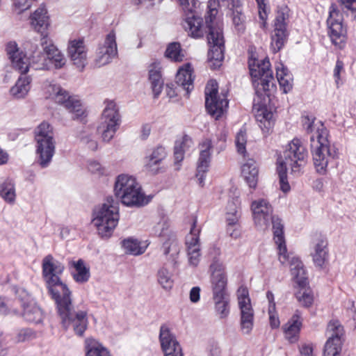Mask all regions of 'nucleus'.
<instances>
[{"label":"nucleus","mask_w":356,"mask_h":356,"mask_svg":"<svg viewBox=\"0 0 356 356\" xmlns=\"http://www.w3.org/2000/svg\"><path fill=\"white\" fill-rule=\"evenodd\" d=\"M240 2L241 0H209L208 2L209 10L207 15L205 16V29H207V39L209 46L208 58L213 69H216L221 65L225 51L222 28L216 22L218 8L229 10Z\"/></svg>","instance_id":"obj_1"},{"label":"nucleus","mask_w":356,"mask_h":356,"mask_svg":"<svg viewBox=\"0 0 356 356\" xmlns=\"http://www.w3.org/2000/svg\"><path fill=\"white\" fill-rule=\"evenodd\" d=\"M283 157L277 159V172L278 174L280 189L286 193L290 191L287 179V170L290 168L291 174L300 176L308 160V152L298 138H293L287 145L283 153Z\"/></svg>","instance_id":"obj_2"},{"label":"nucleus","mask_w":356,"mask_h":356,"mask_svg":"<svg viewBox=\"0 0 356 356\" xmlns=\"http://www.w3.org/2000/svg\"><path fill=\"white\" fill-rule=\"evenodd\" d=\"M328 136V130L321 123L310 137L314 165L321 175L325 174L328 164L338 158V149L330 143Z\"/></svg>","instance_id":"obj_3"},{"label":"nucleus","mask_w":356,"mask_h":356,"mask_svg":"<svg viewBox=\"0 0 356 356\" xmlns=\"http://www.w3.org/2000/svg\"><path fill=\"white\" fill-rule=\"evenodd\" d=\"M248 67L256 95L253 102L254 104H260L265 96L269 97L276 88L270 63L268 58L260 60L250 58L248 60Z\"/></svg>","instance_id":"obj_4"},{"label":"nucleus","mask_w":356,"mask_h":356,"mask_svg":"<svg viewBox=\"0 0 356 356\" xmlns=\"http://www.w3.org/2000/svg\"><path fill=\"white\" fill-rule=\"evenodd\" d=\"M44 8H38L31 17V24L33 29L40 33L41 45L55 68H62L66 63L65 56L48 38L47 29L49 26V17Z\"/></svg>","instance_id":"obj_5"},{"label":"nucleus","mask_w":356,"mask_h":356,"mask_svg":"<svg viewBox=\"0 0 356 356\" xmlns=\"http://www.w3.org/2000/svg\"><path fill=\"white\" fill-rule=\"evenodd\" d=\"M114 193L121 202L127 207H140L147 204L148 200L142 192L136 179L128 175H120L116 178Z\"/></svg>","instance_id":"obj_6"},{"label":"nucleus","mask_w":356,"mask_h":356,"mask_svg":"<svg viewBox=\"0 0 356 356\" xmlns=\"http://www.w3.org/2000/svg\"><path fill=\"white\" fill-rule=\"evenodd\" d=\"M42 275L51 298L55 300L62 296L71 295L67 286L63 283L59 275L65 269L64 265L48 254L42 260Z\"/></svg>","instance_id":"obj_7"},{"label":"nucleus","mask_w":356,"mask_h":356,"mask_svg":"<svg viewBox=\"0 0 356 356\" xmlns=\"http://www.w3.org/2000/svg\"><path fill=\"white\" fill-rule=\"evenodd\" d=\"M54 301L63 327H72L76 335L83 336L88 327L87 312L74 310L72 294L62 296Z\"/></svg>","instance_id":"obj_8"},{"label":"nucleus","mask_w":356,"mask_h":356,"mask_svg":"<svg viewBox=\"0 0 356 356\" xmlns=\"http://www.w3.org/2000/svg\"><path fill=\"white\" fill-rule=\"evenodd\" d=\"M119 218L117 203L113 197H108L106 202L95 208L92 223L102 238H109L116 227Z\"/></svg>","instance_id":"obj_9"},{"label":"nucleus","mask_w":356,"mask_h":356,"mask_svg":"<svg viewBox=\"0 0 356 356\" xmlns=\"http://www.w3.org/2000/svg\"><path fill=\"white\" fill-rule=\"evenodd\" d=\"M155 235L161 238V250L166 259L172 264L174 268L179 266V255L181 250V245L177 236L170 229V225L166 220L160 221L153 228Z\"/></svg>","instance_id":"obj_10"},{"label":"nucleus","mask_w":356,"mask_h":356,"mask_svg":"<svg viewBox=\"0 0 356 356\" xmlns=\"http://www.w3.org/2000/svg\"><path fill=\"white\" fill-rule=\"evenodd\" d=\"M120 122V115L115 103L113 101L107 102L97 127L104 141L109 142L114 137Z\"/></svg>","instance_id":"obj_11"},{"label":"nucleus","mask_w":356,"mask_h":356,"mask_svg":"<svg viewBox=\"0 0 356 356\" xmlns=\"http://www.w3.org/2000/svg\"><path fill=\"white\" fill-rule=\"evenodd\" d=\"M213 256V260L210 265L211 274V286L213 291V298L221 297L223 296H229L226 291L227 284V278L225 272V266L219 259L220 250L219 248L213 247L209 252Z\"/></svg>","instance_id":"obj_12"},{"label":"nucleus","mask_w":356,"mask_h":356,"mask_svg":"<svg viewBox=\"0 0 356 356\" xmlns=\"http://www.w3.org/2000/svg\"><path fill=\"white\" fill-rule=\"evenodd\" d=\"M49 92L54 95L56 102L72 114L73 120L82 121L86 118V110L76 96L70 95L67 91L56 84L49 86Z\"/></svg>","instance_id":"obj_13"},{"label":"nucleus","mask_w":356,"mask_h":356,"mask_svg":"<svg viewBox=\"0 0 356 356\" xmlns=\"http://www.w3.org/2000/svg\"><path fill=\"white\" fill-rule=\"evenodd\" d=\"M180 5L186 13V19L183 26L188 35L193 38H200L207 34L205 25H203L202 18L195 14V8L197 1L195 0H179Z\"/></svg>","instance_id":"obj_14"},{"label":"nucleus","mask_w":356,"mask_h":356,"mask_svg":"<svg viewBox=\"0 0 356 356\" xmlns=\"http://www.w3.org/2000/svg\"><path fill=\"white\" fill-rule=\"evenodd\" d=\"M288 7L279 8L274 20V30L271 35L270 48L273 53L280 51L288 40Z\"/></svg>","instance_id":"obj_15"},{"label":"nucleus","mask_w":356,"mask_h":356,"mask_svg":"<svg viewBox=\"0 0 356 356\" xmlns=\"http://www.w3.org/2000/svg\"><path fill=\"white\" fill-rule=\"evenodd\" d=\"M205 106L208 113L218 119L228 107L226 96L218 95V86L215 80H210L205 88Z\"/></svg>","instance_id":"obj_16"},{"label":"nucleus","mask_w":356,"mask_h":356,"mask_svg":"<svg viewBox=\"0 0 356 356\" xmlns=\"http://www.w3.org/2000/svg\"><path fill=\"white\" fill-rule=\"evenodd\" d=\"M343 20V14L334 4H332L327 19L328 35L332 43L339 48H342L346 40V29L342 24Z\"/></svg>","instance_id":"obj_17"},{"label":"nucleus","mask_w":356,"mask_h":356,"mask_svg":"<svg viewBox=\"0 0 356 356\" xmlns=\"http://www.w3.org/2000/svg\"><path fill=\"white\" fill-rule=\"evenodd\" d=\"M328 339L325 347L323 356H339L341 350L343 329L338 321L329 323L327 327Z\"/></svg>","instance_id":"obj_18"},{"label":"nucleus","mask_w":356,"mask_h":356,"mask_svg":"<svg viewBox=\"0 0 356 356\" xmlns=\"http://www.w3.org/2000/svg\"><path fill=\"white\" fill-rule=\"evenodd\" d=\"M118 55L115 33L111 31L106 35L103 44H99L97 50L95 65L98 67L108 64Z\"/></svg>","instance_id":"obj_19"},{"label":"nucleus","mask_w":356,"mask_h":356,"mask_svg":"<svg viewBox=\"0 0 356 356\" xmlns=\"http://www.w3.org/2000/svg\"><path fill=\"white\" fill-rule=\"evenodd\" d=\"M159 338L164 356H184L179 343L166 324L161 325Z\"/></svg>","instance_id":"obj_20"},{"label":"nucleus","mask_w":356,"mask_h":356,"mask_svg":"<svg viewBox=\"0 0 356 356\" xmlns=\"http://www.w3.org/2000/svg\"><path fill=\"white\" fill-rule=\"evenodd\" d=\"M199 148L200 156L197 161L196 177L199 184L201 186H204V179L211 162L213 148L211 140L209 138L204 139L199 144Z\"/></svg>","instance_id":"obj_21"},{"label":"nucleus","mask_w":356,"mask_h":356,"mask_svg":"<svg viewBox=\"0 0 356 356\" xmlns=\"http://www.w3.org/2000/svg\"><path fill=\"white\" fill-rule=\"evenodd\" d=\"M6 50L13 67L22 74L26 73L31 66V58L23 51H19L14 41H10L6 44Z\"/></svg>","instance_id":"obj_22"},{"label":"nucleus","mask_w":356,"mask_h":356,"mask_svg":"<svg viewBox=\"0 0 356 356\" xmlns=\"http://www.w3.org/2000/svg\"><path fill=\"white\" fill-rule=\"evenodd\" d=\"M251 209L257 225L262 227L269 225L273 207L266 200L260 199L252 202Z\"/></svg>","instance_id":"obj_23"},{"label":"nucleus","mask_w":356,"mask_h":356,"mask_svg":"<svg viewBox=\"0 0 356 356\" xmlns=\"http://www.w3.org/2000/svg\"><path fill=\"white\" fill-rule=\"evenodd\" d=\"M67 55L73 64L82 70L87 63V53L83 40H70L67 47Z\"/></svg>","instance_id":"obj_24"},{"label":"nucleus","mask_w":356,"mask_h":356,"mask_svg":"<svg viewBox=\"0 0 356 356\" xmlns=\"http://www.w3.org/2000/svg\"><path fill=\"white\" fill-rule=\"evenodd\" d=\"M36 154L38 163L42 168H47L55 153V140H37Z\"/></svg>","instance_id":"obj_25"},{"label":"nucleus","mask_w":356,"mask_h":356,"mask_svg":"<svg viewBox=\"0 0 356 356\" xmlns=\"http://www.w3.org/2000/svg\"><path fill=\"white\" fill-rule=\"evenodd\" d=\"M274 240L279 249L280 261L284 263L286 260V246L284 236V225L278 216H271Z\"/></svg>","instance_id":"obj_26"},{"label":"nucleus","mask_w":356,"mask_h":356,"mask_svg":"<svg viewBox=\"0 0 356 356\" xmlns=\"http://www.w3.org/2000/svg\"><path fill=\"white\" fill-rule=\"evenodd\" d=\"M193 68L190 63L181 67L175 76V82L178 86L186 91V96L188 97L193 89V78L192 77Z\"/></svg>","instance_id":"obj_27"},{"label":"nucleus","mask_w":356,"mask_h":356,"mask_svg":"<svg viewBox=\"0 0 356 356\" xmlns=\"http://www.w3.org/2000/svg\"><path fill=\"white\" fill-rule=\"evenodd\" d=\"M286 260L284 263L280 262L284 264L286 261H289L291 272L293 278L299 286H305L307 284V278L305 276V270L303 266L302 262L299 259L298 257H292L290 258L289 254L286 252Z\"/></svg>","instance_id":"obj_28"},{"label":"nucleus","mask_w":356,"mask_h":356,"mask_svg":"<svg viewBox=\"0 0 356 356\" xmlns=\"http://www.w3.org/2000/svg\"><path fill=\"white\" fill-rule=\"evenodd\" d=\"M149 81L154 93V98L161 94L163 87L161 67L159 63H153L149 69Z\"/></svg>","instance_id":"obj_29"},{"label":"nucleus","mask_w":356,"mask_h":356,"mask_svg":"<svg viewBox=\"0 0 356 356\" xmlns=\"http://www.w3.org/2000/svg\"><path fill=\"white\" fill-rule=\"evenodd\" d=\"M241 173L250 188H256L258 181L259 169L254 159H249L243 164Z\"/></svg>","instance_id":"obj_30"},{"label":"nucleus","mask_w":356,"mask_h":356,"mask_svg":"<svg viewBox=\"0 0 356 356\" xmlns=\"http://www.w3.org/2000/svg\"><path fill=\"white\" fill-rule=\"evenodd\" d=\"M302 326V317L300 311L296 310L292 317L284 325V331L286 337L294 342L297 340V336Z\"/></svg>","instance_id":"obj_31"},{"label":"nucleus","mask_w":356,"mask_h":356,"mask_svg":"<svg viewBox=\"0 0 356 356\" xmlns=\"http://www.w3.org/2000/svg\"><path fill=\"white\" fill-rule=\"evenodd\" d=\"M314 250L311 254L316 266L322 267L327 258V241L324 238H318L314 243Z\"/></svg>","instance_id":"obj_32"},{"label":"nucleus","mask_w":356,"mask_h":356,"mask_svg":"<svg viewBox=\"0 0 356 356\" xmlns=\"http://www.w3.org/2000/svg\"><path fill=\"white\" fill-rule=\"evenodd\" d=\"M70 266L73 268L71 275L76 282L83 284L88 281L90 277V269L82 259L71 261Z\"/></svg>","instance_id":"obj_33"},{"label":"nucleus","mask_w":356,"mask_h":356,"mask_svg":"<svg viewBox=\"0 0 356 356\" xmlns=\"http://www.w3.org/2000/svg\"><path fill=\"white\" fill-rule=\"evenodd\" d=\"M15 181L7 178L0 183V197L8 204H14L16 201Z\"/></svg>","instance_id":"obj_34"},{"label":"nucleus","mask_w":356,"mask_h":356,"mask_svg":"<svg viewBox=\"0 0 356 356\" xmlns=\"http://www.w3.org/2000/svg\"><path fill=\"white\" fill-rule=\"evenodd\" d=\"M276 76L280 88L284 93H288L293 88V77L287 67L280 64L276 68Z\"/></svg>","instance_id":"obj_35"},{"label":"nucleus","mask_w":356,"mask_h":356,"mask_svg":"<svg viewBox=\"0 0 356 356\" xmlns=\"http://www.w3.org/2000/svg\"><path fill=\"white\" fill-rule=\"evenodd\" d=\"M23 317L29 322L40 323L42 321V312L40 307L35 304L22 302Z\"/></svg>","instance_id":"obj_36"},{"label":"nucleus","mask_w":356,"mask_h":356,"mask_svg":"<svg viewBox=\"0 0 356 356\" xmlns=\"http://www.w3.org/2000/svg\"><path fill=\"white\" fill-rule=\"evenodd\" d=\"M86 356H111L109 351L98 341L88 338L85 341Z\"/></svg>","instance_id":"obj_37"},{"label":"nucleus","mask_w":356,"mask_h":356,"mask_svg":"<svg viewBox=\"0 0 356 356\" xmlns=\"http://www.w3.org/2000/svg\"><path fill=\"white\" fill-rule=\"evenodd\" d=\"M31 79L29 76H21L13 86L10 92L16 99L24 98L30 90Z\"/></svg>","instance_id":"obj_38"},{"label":"nucleus","mask_w":356,"mask_h":356,"mask_svg":"<svg viewBox=\"0 0 356 356\" xmlns=\"http://www.w3.org/2000/svg\"><path fill=\"white\" fill-rule=\"evenodd\" d=\"M229 10H232V22L236 30L238 33H243L245 29V16L242 10L241 3L236 4Z\"/></svg>","instance_id":"obj_39"},{"label":"nucleus","mask_w":356,"mask_h":356,"mask_svg":"<svg viewBox=\"0 0 356 356\" xmlns=\"http://www.w3.org/2000/svg\"><path fill=\"white\" fill-rule=\"evenodd\" d=\"M122 246L127 254L134 256L143 254L147 248V245L141 246L140 243L137 239L128 238L122 241Z\"/></svg>","instance_id":"obj_40"},{"label":"nucleus","mask_w":356,"mask_h":356,"mask_svg":"<svg viewBox=\"0 0 356 356\" xmlns=\"http://www.w3.org/2000/svg\"><path fill=\"white\" fill-rule=\"evenodd\" d=\"M193 145L192 139L188 136H184L181 143L176 142L174 147V157L175 163H179L184 159V153Z\"/></svg>","instance_id":"obj_41"},{"label":"nucleus","mask_w":356,"mask_h":356,"mask_svg":"<svg viewBox=\"0 0 356 356\" xmlns=\"http://www.w3.org/2000/svg\"><path fill=\"white\" fill-rule=\"evenodd\" d=\"M156 276L159 284L163 289L170 290L172 288L174 284L172 273L165 266L159 269Z\"/></svg>","instance_id":"obj_42"},{"label":"nucleus","mask_w":356,"mask_h":356,"mask_svg":"<svg viewBox=\"0 0 356 356\" xmlns=\"http://www.w3.org/2000/svg\"><path fill=\"white\" fill-rule=\"evenodd\" d=\"M197 220H193L189 234L186 236V245L187 250L190 248H197L200 247L199 235L200 229L196 227Z\"/></svg>","instance_id":"obj_43"},{"label":"nucleus","mask_w":356,"mask_h":356,"mask_svg":"<svg viewBox=\"0 0 356 356\" xmlns=\"http://www.w3.org/2000/svg\"><path fill=\"white\" fill-rule=\"evenodd\" d=\"M54 140L52 127L46 122L40 124L35 129V140Z\"/></svg>","instance_id":"obj_44"},{"label":"nucleus","mask_w":356,"mask_h":356,"mask_svg":"<svg viewBox=\"0 0 356 356\" xmlns=\"http://www.w3.org/2000/svg\"><path fill=\"white\" fill-rule=\"evenodd\" d=\"M215 309L221 318H225L229 314V296L213 298Z\"/></svg>","instance_id":"obj_45"},{"label":"nucleus","mask_w":356,"mask_h":356,"mask_svg":"<svg viewBox=\"0 0 356 356\" xmlns=\"http://www.w3.org/2000/svg\"><path fill=\"white\" fill-rule=\"evenodd\" d=\"M240 217V209L237 207L234 202H229L227 206V212L226 214L227 225H229V227L238 226Z\"/></svg>","instance_id":"obj_46"},{"label":"nucleus","mask_w":356,"mask_h":356,"mask_svg":"<svg viewBox=\"0 0 356 356\" xmlns=\"http://www.w3.org/2000/svg\"><path fill=\"white\" fill-rule=\"evenodd\" d=\"M238 300L241 314H254L250 299L248 296V292L245 289H243L241 290V293L238 296Z\"/></svg>","instance_id":"obj_47"},{"label":"nucleus","mask_w":356,"mask_h":356,"mask_svg":"<svg viewBox=\"0 0 356 356\" xmlns=\"http://www.w3.org/2000/svg\"><path fill=\"white\" fill-rule=\"evenodd\" d=\"M300 289L296 292V297L298 302L304 307H310L314 298L312 291L305 286H299Z\"/></svg>","instance_id":"obj_48"},{"label":"nucleus","mask_w":356,"mask_h":356,"mask_svg":"<svg viewBox=\"0 0 356 356\" xmlns=\"http://www.w3.org/2000/svg\"><path fill=\"white\" fill-rule=\"evenodd\" d=\"M165 55L167 58L175 62L181 61L184 58V54L181 53V45L179 42H172L168 44Z\"/></svg>","instance_id":"obj_49"},{"label":"nucleus","mask_w":356,"mask_h":356,"mask_svg":"<svg viewBox=\"0 0 356 356\" xmlns=\"http://www.w3.org/2000/svg\"><path fill=\"white\" fill-rule=\"evenodd\" d=\"M36 337V332L33 329L29 327L19 329L17 330L15 334V340L18 343L30 341Z\"/></svg>","instance_id":"obj_50"},{"label":"nucleus","mask_w":356,"mask_h":356,"mask_svg":"<svg viewBox=\"0 0 356 356\" xmlns=\"http://www.w3.org/2000/svg\"><path fill=\"white\" fill-rule=\"evenodd\" d=\"M241 329L244 334H250L254 324V314H241Z\"/></svg>","instance_id":"obj_51"},{"label":"nucleus","mask_w":356,"mask_h":356,"mask_svg":"<svg viewBox=\"0 0 356 356\" xmlns=\"http://www.w3.org/2000/svg\"><path fill=\"white\" fill-rule=\"evenodd\" d=\"M236 146L239 154L245 155L246 153L245 145L247 142L246 131L241 129L236 136Z\"/></svg>","instance_id":"obj_52"},{"label":"nucleus","mask_w":356,"mask_h":356,"mask_svg":"<svg viewBox=\"0 0 356 356\" xmlns=\"http://www.w3.org/2000/svg\"><path fill=\"white\" fill-rule=\"evenodd\" d=\"M257 1L258 9H259V19L261 20V22L260 23V27L261 29H266V19L268 17V13H267V5H266V0H255Z\"/></svg>","instance_id":"obj_53"},{"label":"nucleus","mask_w":356,"mask_h":356,"mask_svg":"<svg viewBox=\"0 0 356 356\" xmlns=\"http://www.w3.org/2000/svg\"><path fill=\"white\" fill-rule=\"evenodd\" d=\"M188 257V262L189 264L193 266H197L200 260V247L197 248H190L187 250Z\"/></svg>","instance_id":"obj_54"},{"label":"nucleus","mask_w":356,"mask_h":356,"mask_svg":"<svg viewBox=\"0 0 356 356\" xmlns=\"http://www.w3.org/2000/svg\"><path fill=\"white\" fill-rule=\"evenodd\" d=\"M261 113L257 116V120L261 123L264 122L265 127L269 128L271 126V122L273 117L272 112L267 111L266 109L261 110Z\"/></svg>","instance_id":"obj_55"},{"label":"nucleus","mask_w":356,"mask_h":356,"mask_svg":"<svg viewBox=\"0 0 356 356\" xmlns=\"http://www.w3.org/2000/svg\"><path fill=\"white\" fill-rule=\"evenodd\" d=\"M161 162L157 161L156 159H153L150 156H148L145 158V168L149 172H152L154 174L158 172Z\"/></svg>","instance_id":"obj_56"},{"label":"nucleus","mask_w":356,"mask_h":356,"mask_svg":"<svg viewBox=\"0 0 356 356\" xmlns=\"http://www.w3.org/2000/svg\"><path fill=\"white\" fill-rule=\"evenodd\" d=\"M315 118L306 115L302 117V123L305 130L307 133H312L314 130Z\"/></svg>","instance_id":"obj_57"},{"label":"nucleus","mask_w":356,"mask_h":356,"mask_svg":"<svg viewBox=\"0 0 356 356\" xmlns=\"http://www.w3.org/2000/svg\"><path fill=\"white\" fill-rule=\"evenodd\" d=\"M149 156L161 162L166 156V152L163 147L159 146L152 151Z\"/></svg>","instance_id":"obj_58"},{"label":"nucleus","mask_w":356,"mask_h":356,"mask_svg":"<svg viewBox=\"0 0 356 356\" xmlns=\"http://www.w3.org/2000/svg\"><path fill=\"white\" fill-rule=\"evenodd\" d=\"M200 297V288L199 286H194L190 291V300L192 302H197Z\"/></svg>","instance_id":"obj_59"},{"label":"nucleus","mask_w":356,"mask_h":356,"mask_svg":"<svg viewBox=\"0 0 356 356\" xmlns=\"http://www.w3.org/2000/svg\"><path fill=\"white\" fill-rule=\"evenodd\" d=\"M300 353L301 356H314L313 348L309 344H304L300 348Z\"/></svg>","instance_id":"obj_60"},{"label":"nucleus","mask_w":356,"mask_h":356,"mask_svg":"<svg viewBox=\"0 0 356 356\" xmlns=\"http://www.w3.org/2000/svg\"><path fill=\"white\" fill-rule=\"evenodd\" d=\"M94 138V135L87 133L86 131H83L80 134V140L83 145L88 144V143Z\"/></svg>","instance_id":"obj_61"},{"label":"nucleus","mask_w":356,"mask_h":356,"mask_svg":"<svg viewBox=\"0 0 356 356\" xmlns=\"http://www.w3.org/2000/svg\"><path fill=\"white\" fill-rule=\"evenodd\" d=\"M237 227L238 226L229 227V225H227V232L229 234L231 237L237 238L240 236V231L238 229Z\"/></svg>","instance_id":"obj_62"},{"label":"nucleus","mask_w":356,"mask_h":356,"mask_svg":"<svg viewBox=\"0 0 356 356\" xmlns=\"http://www.w3.org/2000/svg\"><path fill=\"white\" fill-rule=\"evenodd\" d=\"M343 62L340 60H337L334 70V76L336 78L339 79L340 72H341V70L343 69Z\"/></svg>","instance_id":"obj_63"},{"label":"nucleus","mask_w":356,"mask_h":356,"mask_svg":"<svg viewBox=\"0 0 356 356\" xmlns=\"http://www.w3.org/2000/svg\"><path fill=\"white\" fill-rule=\"evenodd\" d=\"M151 127L149 124H146L142 127L141 129V138L145 140L150 134Z\"/></svg>","instance_id":"obj_64"}]
</instances>
